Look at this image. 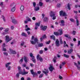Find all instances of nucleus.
Instances as JSON below:
<instances>
[{
	"label": "nucleus",
	"instance_id": "c9c22d12",
	"mask_svg": "<svg viewBox=\"0 0 80 80\" xmlns=\"http://www.w3.org/2000/svg\"><path fill=\"white\" fill-rule=\"evenodd\" d=\"M43 3H42L41 2H39V6L40 7H42V6H43Z\"/></svg>",
	"mask_w": 80,
	"mask_h": 80
},
{
	"label": "nucleus",
	"instance_id": "20e7f679",
	"mask_svg": "<svg viewBox=\"0 0 80 80\" xmlns=\"http://www.w3.org/2000/svg\"><path fill=\"white\" fill-rule=\"evenodd\" d=\"M50 16L51 17H53L52 20H55L56 19V16H55V13L54 12L52 11H51L50 12Z\"/></svg>",
	"mask_w": 80,
	"mask_h": 80
},
{
	"label": "nucleus",
	"instance_id": "ea45409f",
	"mask_svg": "<svg viewBox=\"0 0 80 80\" xmlns=\"http://www.w3.org/2000/svg\"><path fill=\"white\" fill-rule=\"evenodd\" d=\"M42 38L43 39L44 38H47V36L46 35V34H44V35L42 36Z\"/></svg>",
	"mask_w": 80,
	"mask_h": 80
},
{
	"label": "nucleus",
	"instance_id": "09e8293b",
	"mask_svg": "<svg viewBox=\"0 0 80 80\" xmlns=\"http://www.w3.org/2000/svg\"><path fill=\"white\" fill-rule=\"evenodd\" d=\"M4 55H6L7 56H8V53L6 52H3Z\"/></svg>",
	"mask_w": 80,
	"mask_h": 80
},
{
	"label": "nucleus",
	"instance_id": "a19ab883",
	"mask_svg": "<svg viewBox=\"0 0 80 80\" xmlns=\"http://www.w3.org/2000/svg\"><path fill=\"white\" fill-rule=\"evenodd\" d=\"M32 4L34 7H36V2H34L32 3Z\"/></svg>",
	"mask_w": 80,
	"mask_h": 80
},
{
	"label": "nucleus",
	"instance_id": "412c9836",
	"mask_svg": "<svg viewBox=\"0 0 80 80\" xmlns=\"http://www.w3.org/2000/svg\"><path fill=\"white\" fill-rule=\"evenodd\" d=\"M43 21L44 22H48V18L47 17H45L44 18Z\"/></svg>",
	"mask_w": 80,
	"mask_h": 80
},
{
	"label": "nucleus",
	"instance_id": "f8f14e48",
	"mask_svg": "<svg viewBox=\"0 0 80 80\" xmlns=\"http://www.w3.org/2000/svg\"><path fill=\"white\" fill-rule=\"evenodd\" d=\"M9 50L12 54H17V52L15 51L12 50V49H9Z\"/></svg>",
	"mask_w": 80,
	"mask_h": 80
},
{
	"label": "nucleus",
	"instance_id": "6e6552de",
	"mask_svg": "<svg viewBox=\"0 0 80 80\" xmlns=\"http://www.w3.org/2000/svg\"><path fill=\"white\" fill-rule=\"evenodd\" d=\"M31 72L32 75H33V77H35V76H37L38 75H37V73L35 72H34L33 70H31Z\"/></svg>",
	"mask_w": 80,
	"mask_h": 80
},
{
	"label": "nucleus",
	"instance_id": "49530a36",
	"mask_svg": "<svg viewBox=\"0 0 80 80\" xmlns=\"http://www.w3.org/2000/svg\"><path fill=\"white\" fill-rule=\"evenodd\" d=\"M50 40L49 41H48L46 42V43L47 44H50Z\"/></svg>",
	"mask_w": 80,
	"mask_h": 80
},
{
	"label": "nucleus",
	"instance_id": "72a5a7b5",
	"mask_svg": "<svg viewBox=\"0 0 80 80\" xmlns=\"http://www.w3.org/2000/svg\"><path fill=\"white\" fill-rule=\"evenodd\" d=\"M15 8L14 7L12 8L11 9V11L13 12H15Z\"/></svg>",
	"mask_w": 80,
	"mask_h": 80
},
{
	"label": "nucleus",
	"instance_id": "0eeeda50",
	"mask_svg": "<svg viewBox=\"0 0 80 80\" xmlns=\"http://www.w3.org/2000/svg\"><path fill=\"white\" fill-rule=\"evenodd\" d=\"M41 29L42 30H43V31H45L47 28V27L46 26H44L43 25H41L40 27Z\"/></svg>",
	"mask_w": 80,
	"mask_h": 80
},
{
	"label": "nucleus",
	"instance_id": "9b49d317",
	"mask_svg": "<svg viewBox=\"0 0 80 80\" xmlns=\"http://www.w3.org/2000/svg\"><path fill=\"white\" fill-rule=\"evenodd\" d=\"M55 44L56 47H59V46H60V43H59V41L58 39H57L56 40Z\"/></svg>",
	"mask_w": 80,
	"mask_h": 80
},
{
	"label": "nucleus",
	"instance_id": "5701e85b",
	"mask_svg": "<svg viewBox=\"0 0 80 80\" xmlns=\"http://www.w3.org/2000/svg\"><path fill=\"white\" fill-rule=\"evenodd\" d=\"M50 38H52L53 40H55V37L54 35H52V36H50Z\"/></svg>",
	"mask_w": 80,
	"mask_h": 80
},
{
	"label": "nucleus",
	"instance_id": "473e14b6",
	"mask_svg": "<svg viewBox=\"0 0 80 80\" xmlns=\"http://www.w3.org/2000/svg\"><path fill=\"white\" fill-rule=\"evenodd\" d=\"M68 7L69 10H71V8H70V3H68Z\"/></svg>",
	"mask_w": 80,
	"mask_h": 80
},
{
	"label": "nucleus",
	"instance_id": "423d86ee",
	"mask_svg": "<svg viewBox=\"0 0 80 80\" xmlns=\"http://www.w3.org/2000/svg\"><path fill=\"white\" fill-rule=\"evenodd\" d=\"M37 58L38 61L40 60V62H43V58L41 57H40V54H38L37 56Z\"/></svg>",
	"mask_w": 80,
	"mask_h": 80
},
{
	"label": "nucleus",
	"instance_id": "79ce46f5",
	"mask_svg": "<svg viewBox=\"0 0 80 80\" xmlns=\"http://www.w3.org/2000/svg\"><path fill=\"white\" fill-rule=\"evenodd\" d=\"M76 31H73V32H72V34L73 35H75V34H76Z\"/></svg>",
	"mask_w": 80,
	"mask_h": 80
},
{
	"label": "nucleus",
	"instance_id": "2f4dec72",
	"mask_svg": "<svg viewBox=\"0 0 80 80\" xmlns=\"http://www.w3.org/2000/svg\"><path fill=\"white\" fill-rule=\"evenodd\" d=\"M12 22L14 24L17 23V21H16V20L15 19H13L12 20Z\"/></svg>",
	"mask_w": 80,
	"mask_h": 80
},
{
	"label": "nucleus",
	"instance_id": "58836bf2",
	"mask_svg": "<svg viewBox=\"0 0 80 80\" xmlns=\"http://www.w3.org/2000/svg\"><path fill=\"white\" fill-rule=\"evenodd\" d=\"M60 43L61 45L63 44V41H62V39H60Z\"/></svg>",
	"mask_w": 80,
	"mask_h": 80
},
{
	"label": "nucleus",
	"instance_id": "b1692460",
	"mask_svg": "<svg viewBox=\"0 0 80 80\" xmlns=\"http://www.w3.org/2000/svg\"><path fill=\"white\" fill-rule=\"evenodd\" d=\"M57 57H56V56H55L54 58H53V61L54 63H56V62H57Z\"/></svg>",
	"mask_w": 80,
	"mask_h": 80
},
{
	"label": "nucleus",
	"instance_id": "c03bdc74",
	"mask_svg": "<svg viewBox=\"0 0 80 80\" xmlns=\"http://www.w3.org/2000/svg\"><path fill=\"white\" fill-rule=\"evenodd\" d=\"M43 73H41L39 77V78H42L43 77Z\"/></svg>",
	"mask_w": 80,
	"mask_h": 80
},
{
	"label": "nucleus",
	"instance_id": "de8ad7c7",
	"mask_svg": "<svg viewBox=\"0 0 80 80\" xmlns=\"http://www.w3.org/2000/svg\"><path fill=\"white\" fill-rule=\"evenodd\" d=\"M2 17L3 20V21H4V22H5V18L4 17V16L3 15H2Z\"/></svg>",
	"mask_w": 80,
	"mask_h": 80
},
{
	"label": "nucleus",
	"instance_id": "774afa93",
	"mask_svg": "<svg viewBox=\"0 0 80 80\" xmlns=\"http://www.w3.org/2000/svg\"><path fill=\"white\" fill-rule=\"evenodd\" d=\"M77 67L78 68V70H80V67L78 66H77Z\"/></svg>",
	"mask_w": 80,
	"mask_h": 80
},
{
	"label": "nucleus",
	"instance_id": "7c9ffc66",
	"mask_svg": "<svg viewBox=\"0 0 80 80\" xmlns=\"http://www.w3.org/2000/svg\"><path fill=\"white\" fill-rule=\"evenodd\" d=\"M43 44L42 43H39L38 44V47H43Z\"/></svg>",
	"mask_w": 80,
	"mask_h": 80
},
{
	"label": "nucleus",
	"instance_id": "69168bd1",
	"mask_svg": "<svg viewBox=\"0 0 80 80\" xmlns=\"http://www.w3.org/2000/svg\"><path fill=\"white\" fill-rule=\"evenodd\" d=\"M71 57L73 60H74V59H75V56H72Z\"/></svg>",
	"mask_w": 80,
	"mask_h": 80
},
{
	"label": "nucleus",
	"instance_id": "603ef678",
	"mask_svg": "<svg viewBox=\"0 0 80 80\" xmlns=\"http://www.w3.org/2000/svg\"><path fill=\"white\" fill-rule=\"evenodd\" d=\"M4 31L5 32H8L9 31V29L7 28L5 29Z\"/></svg>",
	"mask_w": 80,
	"mask_h": 80
},
{
	"label": "nucleus",
	"instance_id": "680f3d73",
	"mask_svg": "<svg viewBox=\"0 0 80 80\" xmlns=\"http://www.w3.org/2000/svg\"><path fill=\"white\" fill-rule=\"evenodd\" d=\"M32 19L33 20H36V18H35V17H33Z\"/></svg>",
	"mask_w": 80,
	"mask_h": 80
},
{
	"label": "nucleus",
	"instance_id": "6ab92c4d",
	"mask_svg": "<svg viewBox=\"0 0 80 80\" xmlns=\"http://www.w3.org/2000/svg\"><path fill=\"white\" fill-rule=\"evenodd\" d=\"M54 34L55 35H56V36H57V37H58V36H59L60 35H59V32H54Z\"/></svg>",
	"mask_w": 80,
	"mask_h": 80
},
{
	"label": "nucleus",
	"instance_id": "e433bc0d",
	"mask_svg": "<svg viewBox=\"0 0 80 80\" xmlns=\"http://www.w3.org/2000/svg\"><path fill=\"white\" fill-rule=\"evenodd\" d=\"M27 21L29 22H31V19H30V18H29V17H27Z\"/></svg>",
	"mask_w": 80,
	"mask_h": 80
},
{
	"label": "nucleus",
	"instance_id": "4be33fe9",
	"mask_svg": "<svg viewBox=\"0 0 80 80\" xmlns=\"http://www.w3.org/2000/svg\"><path fill=\"white\" fill-rule=\"evenodd\" d=\"M21 35L22 36H23V37H27V35L26 33L24 32H22V33Z\"/></svg>",
	"mask_w": 80,
	"mask_h": 80
},
{
	"label": "nucleus",
	"instance_id": "9d476101",
	"mask_svg": "<svg viewBox=\"0 0 80 80\" xmlns=\"http://www.w3.org/2000/svg\"><path fill=\"white\" fill-rule=\"evenodd\" d=\"M49 69V70H55V68L53 67V65H52V64H50Z\"/></svg>",
	"mask_w": 80,
	"mask_h": 80
},
{
	"label": "nucleus",
	"instance_id": "338daca9",
	"mask_svg": "<svg viewBox=\"0 0 80 80\" xmlns=\"http://www.w3.org/2000/svg\"><path fill=\"white\" fill-rule=\"evenodd\" d=\"M80 45V41H78V46H79Z\"/></svg>",
	"mask_w": 80,
	"mask_h": 80
},
{
	"label": "nucleus",
	"instance_id": "f257e3e1",
	"mask_svg": "<svg viewBox=\"0 0 80 80\" xmlns=\"http://www.w3.org/2000/svg\"><path fill=\"white\" fill-rule=\"evenodd\" d=\"M38 38H35L34 36H32L31 40H30L31 43L32 45H35L36 43H38Z\"/></svg>",
	"mask_w": 80,
	"mask_h": 80
},
{
	"label": "nucleus",
	"instance_id": "39448f33",
	"mask_svg": "<svg viewBox=\"0 0 80 80\" xmlns=\"http://www.w3.org/2000/svg\"><path fill=\"white\" fill-rule=\"evenodd\" d=\"M59 14L60 16H63V17H66L67 16V14L65 12H63V10H61L59 12Z\"/></svg>",
	"mask_w": 80,
	"mask_h": 80
},
{
	"label": "nucleus",
	"instance_id": "ddd939ff",
	"mask_svg": "<svg viewBox=\"0 0 80 80\" xmlns=\"http://www.w3.org/2000/svg\"><path fill=\"white\" fill-rule=\"evenodd\" d=\"M61 23H62L60 24V26H61V27H62V26H65V21H64V20H62L61 21Z\"/></svg>",
	"mask_w": 80,
	"mask_h": 80
},
{
	"label": "nucleus",
	"instance_id": "2eb2a0df",
	"mask_svg": "<svg viewBox=\"0 0 80 80\" xmlns=\"http://www.w3.org/2000/svg\"><path fill=\"white\" fill-rule=\"evenodd\" d=\"M42 72L43 73L45 74V75L46 76H48V70H45V71H43Z\"/></svg>",
	"mask_w": 80,
	"mask_h": 80
},
{
	"label": "nucleus",
	"instance_id": "a211bd4d",
	"mask_svg": "<svg viewBox=\"0 0 80 80\" xmlns=\"http://www.w3.org/2000/svg\"><path fill=\"white\" fill-rule=\"evenodd\" d=\"M58 31L60 32V33H59V35H62L63 34L62 29H58Z\"/></svg>",
	"mask_w": 80,
	"mask_h": 80
},
{
	"label": "nucleus",
	"instance_id": "8fccbe9b",
	"mask_svg": "<svg viewBox=\"0 0 80 80\" xmlns=\"http://www.w3.org/2000/svg\"><path fill=\"white\" fill-rule=\"evenodd\" d=\"M30 30V28H28L26 29L25 30L27 32L28 31V30Z\"/></svg>",
	"mask_w": 80,
	"mask_h": 80
},
{
	"label": "nucleus",
	"instance_id": "4c0bfd02",
	"mask_svg": "<svg viewBox=\"0 0 80 80\" xmlns=\"http://www.w3.org/2000/svg\"><path fill=\"white\" fill-rule=\"evenodd\" d=\"M70 21L72 22H75V20L72 18H70Z\"/></svg>",
	"mask_w": 80,
	"mask_h": 80
},
{
	"label": "nucleus",
	"instance_id": "cd10ccee",
	"mask_svg": "<svg viewBox=\"0 0 80 80\" xmlns=\"http://www.w3.org/2000/svg\"><path fill=\"white\" fill-rule=\"evenodd\" d=\"M63 56L64 57H65L66 58H68L69 57V56L68 55H67L66 54H64L63 55Z\"/></svg>",
	"mask_w": 80,
	"mask_h": 80
},
{
	"label": "nucleus",
	"instance_id": "f704fd0d",
	"mask_svg": "<svg viewBox=\"0 0 80 80\" xmlns=\"http://www.w3.org/2000/svg\"><path fill=\"white\" fill-rule=\"evenodd\" d=\"M57 7H58V8H59V7H61V4L58 3L57 4Z\"/></svg>",
	"mask_w": 80,
	"mask_h": 80
},
{
	"label": "nucleus",
	"instance_id": "f03ea898",
	"mask_svg": "<svg viewBox=\"0 0 80 80\" xmlns=\"http://www.w3.org/2000/svg\"><path fill=\"white\" fill-rule=\"evenodd\" d=\"M28 72H26L25 71H22L20 70L19 71V73H17L16 75V77L17 78H19V75H20L19 74H22V75H26V74H28Z\"/></svg>",
	"mask_w": 80,
	"mask_h": 80
},
{
	"label": "nucleus",
	"instance_id": "1a4fd4ad",
	"mask_svg": "<svg viewBox=\"0 0 80 80\" xmlns=\"http://www.w3.org/2000/svg\"><path fill=\"white\" fill-rule=\"evenodd\" d=\"M40 22H36L35 23V30H37L38 29V27H40Z\"/></svg>",
	"mask_w": 80,
	"mask_h": 80
},
{
	"label": "nucleus",
	"instance_id": "a878e982",
	"mask_svg": "<svg viewBox=\"0 0 80 80\" xmlns=\"http://www.w3.org/2000/svg\"><path fill=\"white\" fill-rule=\"evenodd\" d=\"M66 63L65 62H62V64L60 65V69H61L62 68V66H63L65 65V64H66Z\"/></svg>",
	"mask_w": 80,
	"mask_h": 80
},
{
	"label": "nucleus",
	"instance_id": "0e129e2a",
	"mask_svg": "<svg viewBox=\"0 0 80 80\" xmlns=\"http://www.w3.org/2000/svg\"><path fill=\"white\" fill-rule=\"evenodd\" d=\"M11 29H12V30H13V29H14V27H13V26H12L11 27Z\"/></svg>",
	"mask_w": 80,
	"mask_h": 80
},
{
	"label": "nucleus",
	"instance_id": "864d4df0",
	"mask_svg": "<svg viewBox=\"0 0 80 80\" xmlns=\"http://www.w3.org/2000/svg\"><path fill=\"white\" fill-rule=\"evenodd\" d=\"M10 7H15L14 4V3L10 5Z\"/></svg>",
	"mask_w": 80,
	"mask_h": 80
},
{
	"label": "nucleus",
	"instance_id": "bb28decb",
	"mask_svg": "<svg viewBox=\"0 0 80 80\" xmlns=\"http://www.w3.org/2000/svg\"><path fill=\"white\" fill-rule=\"evenodd\" d=\"M20 9L22 12H23V11L24 10V6L23 5L21 6L20 8Z\"/></svg>",
	"mask_w": 80,
	"mask_h": 80
},
{
	"label": "nucleus",
	"instance_id": "6e6d98bb",
	"mask_svg": "<svg viewBox=\"0 0 80 80\" xmlns=\"http://www.w3.org/2000/svg\"><path fill=\"white\" fill-rule=\"evenodd\" d=\"M12 39V38H9V40L7 41V42H9V41H11V40Z\"/></svg>",
	"mask_w": 80,
	"mask_h": 80
},
{
	"label": "nucleus",
	"instance_id": "c85d7f7f",
	"mask_svg": "<svg viewBox=\"0 0 80 80\" xmlns=\"http://www.w3.org/2000/svg\"><path fill=\"white\" fill-rule=\"evenodd\" d=\"M40 9V8L39 7H35V8H34V10L35 11H38Z\"/></svg>",
	"mask_w": 80,
	"mask_h": 80
},
{
	"label": "nucleus",
	"instance_id": "c756f323",
	"mask_svg": "<svg viewBox=\"0 0 80 80\" xmlns=\"http://www.w3.org/2000/svg\"><path fill=\"white\" fill-rule=\"evenodd\" d=\"M10 64H11V62H8L7 63V64H5V67H6V68H8V66L9 65H10Z\"/></svg>",
	"mask_w": 80,
	"mask_h": 80
},
{
	"label": "nucleus",
	"instance_id": "e2e57ef3",
	"mask_svg": "<svg viewBox=\"0 0 80 80\" xmlns=\"http://www.w3.org/2000/svg\"><path fill=\"white\" fill-rule=\"evenodd\" d=\"M10 69H11V66H9L8 68V70H10Z\"/></svg>",
	"mask_w": 80,
	"mask_h": 80
},
{
	"label": "nucleus",
	"instance_id": "7ed1b4c3",
	"mask_svg": "<svg viewBox=\"0 0 80 80\" xmlns=\"http://www.w3.org/2000/svg\"><path fill=\"white\" fill-rule=\"evenodd\" d=\"M30 56L31 57V60L34 63H36V59L35 58V57L33 55V54L32 53H30Z\"/></svg>",
	"mask_w": 80,
	"mask_h": 80
},
{
	"label": "nucleus",
	"instance_id": "4d7b16f0",
	"mask_svg": "<svg viewBox=\"0 0 80 80\" xmlns=\"http://www.w3.org/2000/svg\"><path fill=\"white\" fill-rule=\"evenodd\" d=\"M73 12L74 13H76L77 14V13H78V12L77 11L73 10Z\"/></svg>",
	"mask_w": 80,
	"mask_h": 80
},
{
	"label": "nucleus",
	"instance_id": "13d9d810",
	"mask_svg": "<svg viewBox=\"0 0 80 80\" xmlns=\"http://www.w3.org/2000/svg\"><path fill=\"white\" fill-rule=\"evenodd\" d=\"M18 68L19 70H21V67L20 66H18Z\"/></svg>",
	"mask_w": 80,
	"mask_h": 80
},
{
	"label": "nucleus",
	"instance_id": "393cba45",
	"mask_svg": "<svg viewBox=\"0 0 80 80\" xmlns=\"http://www.w3.org/2000/svg\"><path fill=\"white\" fill-rule=\"evenodd\" d=\"M23 58L22 57V59L20 60L19 61V63L20 64H22V63H23Z\"/></svg>",
	"mask_w": 80,
	"mask_h": 80
},
{
	"label": "nucleus",
	"instance_id": "aec40b11",
	"mask_svg": "<svg viewBox=\"0 0 80 80\" xmlns=\"http://www.w3.org/2000/svg\"><path fill=\"white\" fill-rule=\"evenodd\" d=\"M6 37V42H7V41L9 40V39L10 38V37L8 36V35H6L5 36Z\"/></svg>",
	"mask_w": 80,
	"mask_h": 80
},
{
	"label": "nucleus",
	"instance_id": "bf43d9fd",
	"mask_svg": "<svg viewBox=\"0 0 80 80\" xmlns=\"http://www.w3.org/2000/svg\"><path fill=\"white\" fill-rule=\"evenodd\" d=\"M42 18H43L44 17H45V14H42Z\"/></svg>",
	"mask_w": 80,
	"mask_h": 80
},
{
	"label": "nucleus",
	"instance_id": "37998d69",
	"mask_svg": "<svg viewBox=\"0 0 80 80\" xmlns=\"http://www.w3.org/2000/svg\"><path fill=\"white\" fill-rule=\"evenodd\" d=\"M64 37H67V38H71V37L70 36L68 37V35H65Z\"/></svg>",
	"mask_w": 80,
	"mask_h": 80
},
{
	"label": "nucleus",
	"instance_id": "f3484780",
	"mask_svg": "<svg viewBox=\"0 0 80 80\" xmlns=\"http://www.w3.org/2000/svg\"><path fill=\"white\" fill-rule=\"evenodd\" d=\"M78 18L76 16L75 17V19H76V24H77V26H78V25H79V21H78V20L77 19Z\"/></svg>",
	"mask_w": 80,
	"mask_h": 80
},
{
	"label": "nucleus",
	"instance_id": "dca6fc26",
	"mask_svg": "<svg viewBox=\"0 0 80 80\" xmlns=\"http://www.w3.org/2000/svg\"><path fill=\"white\" fill-rule=\"evenodd\" d=\"M24 60L25 63H27V62H28V61H29V60L27 59V57H26L25 56H24Z\"/></svg>",
	"mask_w": 80,
	"mask_h": 80
},
{
	"label": "nucleus",
	"instance_id": "a18cd8bd",
	"mask_svg": "<svg viewBox=\"0 0 80 80\" xmlns=\"http://www.w3.org/2000/svg\"><path fill=\"white\" fill-rule=\"evenodd\" d=\"M43 53V51L42 50H40L39 52V53L40 54H42Z\"/></svg>",
	"mask_w": 80,
	"mask_h": 80
},
{
	"label": "nucleus",
	"instance_id": "3c124183",
	"mask_svg": "<svg viewBox=\"0 0 80 80\" xmlns=\"http://www.w3.org/2000/svg\"><path fill=\"white\" fill-rule=\"evenodd\" d=\"M30 66H31V67H33L34 66V64H33L30 63Z\"/></svg>",
	"mask_w": 80,
	"mask_h": 80
},
{
	"label": "nucleus",
	"instance_id": "4468645a",
	"mask_svg": "<svg viewBox=\"0 0 80 80\" xmlns=\"http://www.w3.org/2000/svg\"><path fill=\"white\" fill-rule=\"evenodd\" d=\"M73 52V50L72 49H71L68 51V54H71L72 52Z\"/></svg>",
	"mask_w": 80,
	"mask_h": 80
},
{
	"label": "nucleus",
	"instance_id": "052dcab7",
	"mask_svg": "<svg viewBox=\"0 0 80 80\" xmlns=\"http://www.w3.org/2000/svg\"><path fill=\"white\" fill-rule=\"evenodd\" d=\"M2 50L4 51V52H6L7 51V49L6 48H3Z\"/></svg>",
	"mask_w": 80,
	"mask_h": 80
},
{
	"label": "nucleus",
	"instance_id": "5fc2aeb1",
	"mask_svg": "<svg viewBox=\"0 0 80 80\" xmlns=\"http://www.w3.org/2000/svg\"><path fill=\"white\" fill-rule=\"evenodd\" d=\"M5 43H4L2 45L3 48H5Z\"/></svg>",
	"mask_w": 80,
	"mask_h": 80
}]
</instances>
